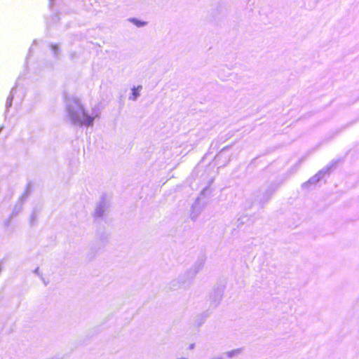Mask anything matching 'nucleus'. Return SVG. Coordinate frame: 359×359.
<instances>
[{
    "instance_id": "nucleus-2",
    "label": "nucleus",
    "mask_w": 359,
    "mask_h": 359,
    "mask_svg": "<svg viewBox=\"0 0 359 359\" xmlns=\"http://www.w3.org/2000/svg\"><path fill=\"white\" fill-rule=\"evenodd\" d=\"M83 115L84 116V119L81 121V124H86V126L92 125L94 118L88 115H86L83 111Z\"/></svg>"
},
{
    "instance_id": "nucleus-4",
    "label": "nucleus",
    "mask_w": 359,
    "mask_h": 359,
    "mask_svg": "<svg viewBox=\"0 0 359 359\" xmlns=\"http://www.w3.org/2000/svg\"><path fill=\"white\" fill-rule=\"evenodd\" d=\"M131 21L136 25L137 27L144 26L147 24L146 22H142L136 19H132Z\"/></svg>"
},
{
    "instance_id": "nucleus-3",
    "label": "nucleus",
    "mask_w": 359,
    "mask_h": 359,
    "mask_svg": "<svg viewBox=\"0 0 359 359\" xmlns=\"http://www.w3.org/2000/svg\"><path fill=\"white\" fill-rule=\"evenodd\" d=\"M141 88H142L141 86H138L137 88H133L132 90H133V100H135L137 98V97L139 95V92Z\"/></svg>"
},
{
    "instance_id": "nucleus-5",
    "label": "nucleus",
    "mask_w": 359,
    "mask_h": 359,
    "mask_svg": "<svg viewBox=\"0 0 359 359\" xmlns=\"http://www.w3.org/2000/svg\"><path fill=\"white\" fill-rule=\"evenodd\" d=\"M71 117H72V119L74 121H76V117L75 116H74V114H72L71 115Z\"/></svg>"
},
{
    "instance_id": "nucleus-1",
    "label": "nucleus",
    "mask_w": 359,
    "mask_h": 359,
    "mask_svg": "<svg viewBox=\"0 0 359 359\" xmlns=\"http://www.w3.org/2000/svg\"><path fill=\"white\" fill-rule=\"evenodd\" d=\"M320 180V177L318 175H316L313 176L312 178H311L309 180H308L306 182H305L303 186L304 187H309L310 184H316L318 183Z\"/></svg>"
}]
</instances>
